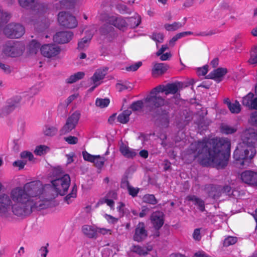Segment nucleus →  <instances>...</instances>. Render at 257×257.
Wrapping results in <instances>:
<instances>
[{"label": "nucleus", "mask_w": 257, "mask_h": 257, "mask_svg": "<svg viewBox=\"0 0 257 257\" xmlns=\"http://www.w3.org/2000/svg\"><path fill=\"white\" fill-rule=\"evenodd\" d=\"M187 200L193 202V204L197 206L198 209L201 212H204L205 211V204L204 200L197 196L192 195H188L186 197Z\"/></svg>", "instance_id": "393cba45"}, {"label": "nucleus", "mask_w": 257, "mask_h": 257, "mask_svg": "<svg viewBox=\"0 0 257 257\" xmlns=\"http://www.w3.org/2000/svg\"><path fill=\"white\" fill-rule=\"evenodd\" d=\"M48 149V148L46 146L40 145L36 148L34 151V153L37 155L41 156L44 154V153L46 152V150Z\"/></svg>", "instance_id": "864d4df0"}, {"label": "nucleus", "mask_w": 257, "mask_h": 257, "mask_svg": "<svg viewBox=\"0 0 257 257\" xmlns=\"http://www.w3.org/2000/svg\"><path fill=\"white\" fill-rule=\"evenodd\" d=\"M242 182L246 184L257 186V173L252 171H245L240 175Z\"/></svg>", "instance_id": "a211bd4d"}, {"label": "nucleus", "mask_w": 257, "mask_h": 257, "mask_svg": "<svg viewBox=\"0 0 257 257\" xmlns=\"http://www.w3.org/2000/svg\"><path fill=\"white\" fill-rule=\"evenodd\" d=\"M40 43L35 40H32L28 46V51L30 54H36L40 48Z\"/></svg>", "instance_id": "2f4dec72"}, {"label": "nucleus", "mask_w": 257, "mask_h": 257, "mask_svg": "<svg viewBox=\"0 0 257 257\" xmlns=\"http://www.w3.org/2000/svg\"><path fill=\"white\" fill-rule=\"evenodd\" d=\"M94 160V162H92V163L98 169H101L103 167L104 162L106 161L105 157H101L100 155H95Z\"/></svg>", "instance_id": "ea45409f"}, {"label": "nucleus", "mask_w": 257, "mask_h": 257, "mask_svg": "<svg viewBox=\"0 0 257 257\" xmlns=\"http://www.w3.org/2000/svg\"><path fill=\"white\" fill-rule=\"evenodd\" d=\"M231 143L227 138L203 139L191 144L188 153L199 158L203 166L212 165L217 169L228 164L230 156Z\"/></svg>", "instance_id": "f257e3e1"}, {"label": "nucleus", "mask_w": 257, "mask_h": 257, "mask_svg": "<svg viewBox=\"0 0 257 257\" xmlns=\"http://www.w3.org/2000/svg\"><path fill=\"white\" fill-rule=\"evenodd\" d=\"M53 189L57 195H65L69 187L70 178L68 175H63L51 181Z\"/></svg>", "instance_id": "423d86ee"}, {"label": "nucleus", "mask_w": 257, "mask_h": 257, "mask_svg": "<svg viewBox=\"0 0 257 257\" xmlns=\"http://www.w3.org/2000/svg\"><path fill=\"white\" fill-rule=\"evenodd\" d=\"M40 51L44 57L54 59L60 53L61 48L55 44H49L42 46Z\"/></svg>", "instance_id": "f8f14e48"}, {"label": "nucleus", "mask_w": 257, "mask_h": 257, "mask_svg": "<svg viewBox=\"0 0 257 257\" xmlns=\"http://www.w3.org/2000/svg\"><path fill=\"white\" fill-rule=\"evenodd\" d=\"M64 140L69 144L75 145L78 143V139L76 137L70 136L64 138Z\"/></svg>", "instance_id": "13d9d810"}, {"label": "nucleus", "mask_w": 257, "mask_h": 257, "mask_svg": "<svg viewBox=\"0 0 257 257\" xmlns=\"http://www.w3.org/2000/svg\"><path fill=\"white\" fill-rule=\"evenodd\" d=\"M106 72L104 70L97 69L91 77V80L93 83H98L104 78Z\"/></svg>", "instance_id": "c85d7f7f"}, {"label": "nucleus", "mask_w": 257, "mask_h": 257, "mask_svg": "<svg viewBox=\"0 0 257 257\" xmlns=\"http://www.w3.org/2000/svg\"><path fill=\"white\" fill-rule=\"evenodd\" d=\"M49 246V243H46V245L44 246H42L39 250V252L42 257H46L49 250L47 248Z\"/></svg>", "instance_id": "69168bd1"}, {"label": "nucleus", "mask_w": 257, "mask_h": 257, "mask_svg": "<svg viewBox=\"0 0 257 257\" xmlns=\"http://www.w3.org/2000/svg\"><path fill=\"white\" fill-rule=\"evenodd\" d=\"M184 24H182L180 22H174L172 24H166L164 25V28L167 31H174L182 28Z\"/></svg>", "instance_id": "4c0bfd02"}, {"label": "nucleus", "mask_w": 257, "mask_h": 257, "mask_svg": "<svg viewBox=\"0 0 257 257\" xmlns=\"http://www.w3.org/2000/svg\"><path fill=\"white\" fill-rule=\"evenodd\" d=\"M237 128L235 127L227 124H223L220 127V131L222 134L225 135L232 134L235 133Z\"/></svg>", "instance_id": "e433bc0d"}, {"label": "nucleus", "mask_w": 257, "mask_h": 257, "mask_svg": "<svg viewBox=\"0 0 257 257\" xmlns=\"http://www.w3.org/2000/svg\"><path fill=\"white\" fill-rule=\"evenodd\" d=\"M47 208V201L44 200L43 203H38L37 201H31L21 203H15L12 205L13 213L19 217H26L32 213L34 209L41 210Z\"/></svg>", "instance_id": "39448f33"}, {"label": "nucleus", "mask_w": 257, "mask_h": 257, "mask_svg": "<svg viewBox=\"0 0 257 257\" xmlns=\"http://www.w3.org/2000/svg\"><path fill=\"white\" fill-rule=\"evenodd\" d=\"M247 62L250 65H257V45L253 47L250 51V58Z\"/></svg>", "instance_id": "f704fd0d"}, {"label": "nucleus", "mask_w": 257, "mask_h": 257, "mask_svg": "<svg viewBox=\"0 0 257 257\" xmlns=\"http://www.w3.org/2000/svg\"><path fill=\"white\" fill-rule=\"evenodd\" d=\"M142 65V62H138L135 64L131 65L129 67H126V70L128 71H135L137 70Z\"/></svg>", "instance_id": "680f3d73"}, {"label": "nucleus", "mask_w": 257, "mask_h": 257, "mask_svg": "<svg viewBox=\"0 0 257 257\" xmlns=\"http://www.w3.org/2000/svg\"><path fill=\"white\" fill-rule=\"evenodd\" d=\"M119 151L124 157L127 158H133L137 154L134 149H131L124 144H122L120 146Z\"/></svg>", "instance_id": "bb28decb"}, {"label": "nucleus", "mask_w": 257, "mask_h": 257, "mask_svg": "<svg viewBox=\"0 0 257 257\" xmlns=\"http://www.w3.org/2000/svg\"><path fill=\"white\" fill-rule=\"evenodd\" d=\"M148 236L147 231L145 229V223L143 222H139L135 229L134 235V239L135 241L140 242L145 239Z\"/></svg>", "instance_id": "aec40b11"}, {"label": "nucleus", "mask_w": 257, "mask_h": 257, "mask_svg": "<svg viewBox=\"0 0 257 257\" xmlns=\"http://www.w3.org/2000/svg\"><path fill=\"white\" fill-rule=\"evenodd\" d=\"M237 241V238L236 237L229 236L224 239L223 245L224 246L227 247L235 244Z\"/></svg>", "instance_id": "de8ad7c7"}, {"label": "nucleus", "mask_w": 257, "mask_h": 257, "mask_svg": "<svg viewBox=\"0 0 257 257\" xmlns=\"http://www.w3.org/2000/svg\"><path fill=\"white\" fill-rule=\"evenodd\" d=\"M103 18L107 24L113 25L119 30H121L127 26V23L125 20L120 17L109 16L105 15Z\"/></svg>", "instance_id": "2eb2a0df"}, {"label": "nucleus", "mask_w": 257, "mask_h": 257, "mask_svg": "<svg viewBox=\"0 0 257 257\" xmlns=\"http://www.w3.org/2000/svg\"><path fill=\"white\" fill-rule=\"evenodd\" d=\"M230 112L232 113H238L241 111L240 105L239 102L237 100H235L234 103H232L230 107H228Z\"/></svg>", "instance_id": "c03bdc74"}, {"label": "nucleus", "mask_w": 257, "mask_h": 257, "mask_svg": "<svg viewBox=\"0 0 257 257\" xmlns=\"http://www.w3.org/2000/svg\"><path fill=\"white\" fill-rule=\"evenodd\" d=\"M198 75L199 76H204L208 72V66L205 65L201 68H198L197 71Z\"/></svg>", "instance_id": "0e129e2a"}, {"label": "nucleus", "mask_w": 257, "mask_h": 257, "mask_svg": "<svg viewBox=\"0 0 257 257\" xmlns=\"http://www.w3.org/2000/svg\"><path fill=\"white\" fill-rule=\"evenodd\" d=\"M25 32V28L21 24L10 23L4 29V33L8 38L18 39L21 37Z\"/></svg>", "instance_id": "6e6552de"}, {"label": "nucleus", "mask_w": 257, "mask_h": 257, "mask_svg": "<svg viewBox=\"0 0 257 257\" xmlns=\"http://www.w3.org/2000/svg\"><path fill=\"white\" fill-rule=\"evenodd\" d=\"M153 248V247L152 245L143 246L134 245L132 246L131 251L140 256H145L147 255L150 251H152Z\"/></svg>", "instance_id": "5701e85b"}, {"label": "nucleus", "mask_w": 257, "mask_h": 257, "mask_svg": "<svg viewBox=\"0 0 257 257\" xmlns=\"http://www.w3.org/2000/svg\"><path fill=\"white\" fill-rule=\"evenodd\" d=\"M221 196L222 195L230 197L232 194L231 188L229 185H225L222 188H221Z\"/></svg>", "instance_id": "603ef678"}, {"label": "nucleus", "mask_w": 257, "mask_h": 257, "mask_svg": "<svg viewBox=\"0 0 257 257\" xmlns=\"http://www.w3.org/2000/svg\"><path fill=\"white\" fill-rule=\"evenodd\" d=\"M80 117V113L77 111L70 115L66 119L65 124L60 130V135L67 134L74 130L78 123Z\"/></svg>", "instance_id": "9b49d317"}, {"label": "nucleus", "mask_w": 257, "mask_h": 257, "mask_svg": "<svg viewBox=\"0 0 257 257\" xmlns=\"http://www.w3.org/2000/svg\"><path fill=\"white\" fill-rule=\"evenodd\" d=\"M148 104V107L150 108L151 111H154L157 109L156 115L159 116L161 119H164L165 121L168 123L169 122V114L168 110L159 108L165 105L167 103V101L160 95L153 94L151 93L145 100Z\"/></svg>", "instance_id": "20e7f679"}, {"label": "nucleus", "mask_w": 257, "mask_h": 257, "mask_svg": "<svg viewBox=\"0 0 257 257\" xmlns=\"http://www.w3.org/2000/svg\"><path fill=\"white\" fill-rule=\"evenodd\" d=\"M242 138V143L254 147L257 143V130L252 128H247L243 132Z\"/></svg>", "instance_id": "ddd939ff"}, {"label": "nucleus", "mask_w": 257, "mask_h": 257, "mask_svg": "<svg viewBox=\"0 0 257 257\" xmlns=\"http://www.w3.org/2000/svg\"><path fill=\"white\" fill-rule=\"evenodd\" d=\"M113 29V28L111 26H108L107 25H104L100 28V32L101 35H105L107 34L109 32H110Z\"/></svg>", "instance_id": "4d7b16f0"}, {"label": "nucleus", "mask_w": 257, "mask_h": 257, "mask_svg": "<svg viewBox=\"0 0 257 257\" xmlns=\"http://www.w3.org/2000/svg\"><path fill=\"white\" fill-rule=\"evenodd\" d=\"M144 107V102L142 100H137L133 102L130 108L134 111H140Z\"/></svg>", "instance_id": "79ce46f5"}, {"label": "nucleus", "mask_w": 257, "mask_h": 257, "mask_svg": "<svg viewBox=\"0 0 257 257\" xmlns=\"http://www.w3.org/2000/svg\"><path fill=\"white\" fill-rule=\"evenodd\" d=\"M29 197L33 199L34 202L37 201L38 203H43L44 200L47 201V208L49 205V198L46 193V189L50 187L49 185L44 186L39 180L31 181L26 183L24 185Z\"/></svg>", "instance_id": "f03ea898"}, {"label": "nucleus", "mask_w": 257, "mask_h": 257, "mask_svg": "<svg viewBox=\"0 0 257 257\" xmlns=\"http://www.w3.org/2000/svg\"><path fill=\"white\" fill-rule=\"evenodd\" d=\"M248 121L252 125L257 126V111L250 114Z\"/></svg>", "instance_id": "052dcab7"}, {"label": "nucleus", "mask_w": 257, "mask_h": 257, "mask_svg": "<svg viewBox=\"0 0 257 257\" xmlns=\"http://www.w3.org/2000/svg\"><path fill=\"white\" fill-rule=\"evenodd\" d=\"M58 22L60 26L68 29H73L77 26V21L69 12H60L58 15Z\"/></svg>", "instance_id": "1a4fd4ad"}, {"label": "nucleus", "mask_w": 257, "mask_h": 257, "mask_svg": "<svg viewBox=\"0 0 257 257\" xmlns=\"http://www.w3.org/2000/svg\"><path fill=\"white\" fill-rule=\"evenodd\" d=\"M103 203H106L108 206L110 208H112L114 206V202L112 199H109L106 198L100 199L98 202V204H103Z\"/></svg>", "instance_id": "6e6d98bb"}, {"label": "nucleus", "mask_w": 257, "mask_h": 257, "mask_svg": "<svg viewBox=\"0 0 257 257\" xmlns=\"http://www.w3.org/2000/svg\"><path fill=\"white\" fill-rule=\"evenodd\" d=\"M21 157L22 159L28 158L29 161H32L34 159V156L31 152L23 151L21 153Z\"/></svg>", "instance_id": "bf43d9fd"}, {"label": "nucleus", "mask_w": 257, "mask_h": 257, "mask_svg": "<svg viewBox=\"0 0 257 257\" xmlns=\"http://www.w3.org/2000/svg\"><path fill=\"white\" fill-rule=\"evenodd\" d=\"M24 51V45L18 42H9L4 46L3 52L8 56L16 57L22 55Z\"/></svg>", "instance_id": "9d476101"}, {"label": "nucleus", "mask_w": 257, "mask_h": 257, "mask_svg": "<svg viewBox=\"0 0 257 257\" xmlns=\"http://www.w3.org/2000/svg\"><path fill=\"white\" fill-rule=\"evenodd\" d=\"M253 97L254 94L253 93H248L246 96L243 97L242 102V104L250 108Z\"/></svg>", "instance_id": "a19ab883"}, {"label": "nucleus", "mask_w": 257, "mask_h": 257, "mask_svg": "<svg viewBox=\"0 0 257 257\" xmlns=\"http://www.w3.org/2000/svg\"><path fill=\"white\" fill-rule=\"evenodd\" d=\"M110 101L108 98H96L95 100V104L97 106L100 108H104L107 107L109 104Z\"/></svg>", "instance_id": "37998d69"}, {"label": "nucleus", "mask_w": 257, "mask_h": 257, "mask_svg": "<svg viewBox=\"0 0 257 257\" xmlns=\"http://www.w3.org/2000/svg\"><path fill=\"white\" fill-rule=\"evenodd\" d=\"M217 32L214 30H210L208 32H201L199 33L196 34L195 35L196 36H202V37H205V36H212L213 35H214L216 34Z\"/></svg>", "instance_id": "e2e57ef3"}, {"label": "nucleus", "mask_w": 257, "mask_h": 257, "mask_svg": "<svg viewBox=\"0 0 257 257\" xmlns=\"http://www.w3.org/2000/svg\"><path fill=\"white\" fill-rule=\"evenodd\" d=\"M131 114L132 111L131 110L126 109L123 111L118 115L117 121L122 124L126 123L130 119V116Z\"/></svg>", "instance_id": "c756f323"}, {"label": "nucleus", "mask_w": 257, "mask_h": 257, "mask_svg": "<svg viewBox=\"0 0 257 257\" xmlns=\"http://www.w3.org/2000/svg\"><path fill=\"white\" fill-rule=\"evenodd\" d=\"M165 93V94L166 95V85H159L154 88H153L150 93L151 94H155L156 95H159L160 93Z\"/></svg>", "instance_id": "a18cd8bd"}, {"label": "nucleus", "mask_w": 257, "mask_h": 257, "mask_svg": "<svg viewBox=\"0 0 257 257\" xmlns=\"http://www.w3.org/2000/svg\"><path fill=\"white\" fill-rule=\"evenodd\" d=\"M256 154L255 147L245 143L239 144L233 152L234 162L239 167L248 166Z\"/></svg>", "instance_id": "7ed1b4c3"}, {"label": "nucleus", "mask_w": 257, "mask_h": 257, "mask_svg": "<svg viewBox=\"0 0 257 257\" xmlns=\"http://www.w3.org/2000/svg\"><path fill=\"white\" fill-rule=\"evenodd\" d=\"M92 37V35H90L87 37L83 38L78 43V49L79 50H83L86 48L88 46V43L90 41Z\"/></svg>", "instance_id": "c9c22d12"}, {"label": "nucleus", "mask_w": 257, "mask_h": 257, "mask_svg": "<svg viewBox=\"0 0 257 257\" xmlns=\"http://www.w3.org/2000/svg\"><path fill=\"white\" fill-rule=\"evenodd\" d=\"M227 73V69L225 68L219 67L211 71L206 76L208 79H213L218 82L222 80V78Z\"/></svg>", "instance_id": "412c9836"}, {"label": "nucleus", "mask_w": 257, "mask_h": 257, "mask_svg": "<svg viewBox=\"0 0 257 257\" xmlns=\"http://www.w3.org/2000/svg\"><path fill=\"white\" fill-rule=\"evenodd\" d=\"M168 66L164 63H157L154 65L152 70L153 77H157L165 73L168 69Z\"/></svg>", "instance_id": "a878e982"}, {"label": "nucleus", "mask_w": 257, "mask_h": 257, "mask_svg": "<svg viewBox=\"0 0 257 257\" xmlns=\"http://www.w3.org/2000/svg\"><path fill=\"white\" fill-rule=\"evenodd\" d=\"M83 159L85 161L92 163L94 162V159H95V155H92L88 153L87 151H84L82 153Z\"/></svg>", "instance_id": "5fc2aeb1"}, {"label": "nucleus", "mask_w": 257, "mask_h": 257, "mask_svg": "<svg viewBox=\"0 0 257 257\" xmlns=\"http://www.w3.org/2000/svg\"><path fill=\"white\" fill-rule=\"evenodd\" d=\"M73 33L70 31L57 32L53 37L54 41L59 44L68 43L73 38Z\"/></svg>", "instance_id": "6ab92c4d"}, {"label": "nucleus", "mask_w": 257, "mask_h": 257, "mask_svg": "<svg viewBox=\"0 0 257 257\" xmlns=\"http://www.w3.org/2000/svg\"><path fill=\"white\" fill-rule=\"evenodd\" d=\"M37 0H19L20 5L24 8L33 9L36 7Z\"/></svg>", "instance_id": "473e14b6"}, {"label": "nucleus", "mask_w": 257, "mask_h": 257, "mask_svg": "<svg viewBox=\"0 0 257 257\" xmlns=\"http://www.w3.org/2000/svg\"><path fill=\"white\" fill-rule=\"evenodd\" d=\"M85 76L83 72H78L73 75H71L67 79H66V82L69 84L73 83L77 81L82 79Z\"/></svg>", "instance_id": "7c9ffc66"}, {"label": "nucleus", "mask_w": 257, "mask_h": 257, "mask_svg": "<svg viewBox=\"0 0 257 257\" xmlns=\"http://www.w3.org/2000/svg\"><path fill=\"white\" fill-rule=\"evenodd\" d=\"M12 201L8 195L5 193L0 195V214L2 216L6 215Z\"/></svg>", "instance_id": "f3484780"}, {"label": "nucleus", "mask_w": 257, "mask_h": 257, "mask_svg": "<svg viewBox=\"0 0 257 257\" xmlns=\"http://www.w3.org/2000/svg\"><path fill=\"white\" fill-rule=\"evenodd\" d=\"M58 132V128L55 126H47L44 133L46 136H53L55 135Z\"/></svg>", "instance_id": "09e8293b"}, {"label": "nucleus", "mask_w": 257, "mask_h": 257, "mask_svg": "<svg viewBox=\"0 0 257 257\" xmlns=\"http://www.w3.org/2000/svg\"><path fill=\"white\" fill-rule=\"evenodd\" d=\"M83 233L90 238L97 237V228H95L93 226L85 225L83 226L82 228Z\"/></svg>", "instance_id": "cd10ccee"}, {"label": "nucleus", "mask_w": 257, "mask_h": 257, "mask_svg": "<svg viewBox=\"0 0 257 257\" xmlns=\"http://www.w3.org/2000/svg\"><path fill=\"white\" fill-rule=\"evenodd\" d=\"M21 100V98L19 96H16L8 99L6 106L2 109L1 115H7L19 107L20 105Z\"/></svg>", "instance_id": "4468645a"}, {"label": "nucleus", "mask_w": 257, "mask_h": 257, "mask_svg": "<svg viewBox=\"0 0 257 257\" xmlns=\"http://www.w3.org/2000/svg\"><path fill=\"white\" fill-rule=\"evenodd\" d=\"M10 197L12 201L15 203H21L34 201L31 199L27 193L24 187H16L12 189L10 192Z\"/></svg>", "instance_id": "0eeeda50"}, {"label": "nucleus", "mask_w": 257, "mask_h": 257, "mask_svg": "<svg viewBox=\"0 0 257 257\" xmlns=\"http://www.w3.org/2000/svg\"><path fill=\"white\" fill-rule=\"evenodd\" d=\"M126 183L129 195L132 196L133 197H136L140 191V189L139 188H134L131 186L128 181H126Z\"/></svg>", "instance_id": "49530a36"}, {"label": "nucleus", "mask_w": 257, "mask_h": 257, "mask_svg": "<svg viewBox=\"0 0 257 257\" xmlns=\"http://www.w3.org/2000/svg\"><path fill=\"white\" fill-rule=\"evenodd\" d=\"M77 195V188L75 185L73 186L72 191L70 193L68 194L65 197V200L67 202V204H69L71 202V198H76Z\"/></svg>", "instance_id": "8fccbe9b"}, {"label": "nucleus", "mask_w": 257, "mask_h": 257, "mask_svg": "<svg viewBox=\"0 0 257 257\" xmlns=\"http://www.w3.org/2000/svg\"><path fill=\"white\" fill-rule=\"evenodd\" d=\"M116 89L118 91L121 92L124 90H126L128 89H131V87L128 86L127 84H122V83H117L116 85Z\"/></svg>", "instance_id": "338daca9"}, {"label": "nucleus", "mask_w": 257, "mask_h": 257, "mask_svg": "<svg viewBox=\"0 0 257 257\" xmlns=\"http://www.w3.org/2000/svg\"><path fill=\"white\" fill-rule=\"evenodd\" d=\"M150 220L155 230H159L164 223V214L160 211L154 212L150 216Z\"/></svg>", "instance_id": "dca6fc26"}, {"label": "nucleus", "mask_w": 257, "mask_h": 257, "mask_svg": "<svg viewBox=\"0 0 257 257\" xmlns=\"http://www.w3.org/2000/svg\"><path fill=\"white\" fill-rule=\"evenodd\" d=\"M151 38L157 43H162L164 40V35L160 33H153Z\"/></svg>", "instance_id": "3c124183"}, {"label": "nucleus", "mask_w": 257, "mask_h": 257, "mask_svg": "<svg viewBox=\"0 0 257 257\" xmlns=\"http://www.w3.org/2000/svg\"><path fill=\"white\" fill-rule=\"evenodd\" d=\"M182 87V83L178 81L167 83L166 84V95H168L170 94H175L178 93Z\"/></svg>", "instance_id": "b1692460"}, {"label": "nucleus", "mask_w": 257, "mask_h": 257, "mask_svg": "<svg viewBox=\"0 0 257 257\" xmlns=\"http://www.w3.org/2000/svg\"><path fill=\"white\" fill-rule=\"evenodd\" d=\"M205 189L207 190L208 196L213 199H217L221 196V187L219 185H206Z\"/></svg>", "instance_id": "4be33fe9"}, {"label": "nucleus", "mask_w": 257, "mask_h": 257, "mask_svg": "<svg viewBox=\"0 0 257 257\" xmlns=\"http://www.w3.org/2000/svg\"><path fill=\"white\" fill-rule=\"evenodd\" d=\"M143 202L149 204L150 205H156L158 203V200L154 194H147L143 196L142 198Z\"/></svg>", "instance_id": "72a5a7b5"}, {"label": "nucleus", "mask_w": 257, "mask_h": 257, "mask_svg": "<svg viewBox=\"0 0 257 257\" xmlns=\"http://www.w3.org/2000/svg\"><path fill=\"white\" fill-rule=\"evenodd\" d=\"M150 211V209L149 207L144 206L142 207V210L139 213V216L141 218L144 217Z\"/></svg>", "instance_id": "774afa93"}, {"label": "nucleus", "mask_w": 257, "mask_h": 257, "mask_svg": "<svg viewBox=\"0 0 257 257\" xmlns=\"http://www.w3.org/2000/svg\"><path fill=\"white\" fill-rule=\"evenodd\" d=\"M11 18V15L4 12L0 6V27L4 24L7 23Z\"/></svg>", "instance_id": "58836bf2"}]
</instances>
